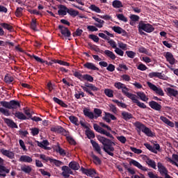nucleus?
<instances>
[{
    "mask_svg": "<svg viewBox=\"0 0 178 178\" xmlns=\"http://www.w3.org/2000/svg\"><path fill=\"white\" fill-rule=\"evenodd\" d=\"M97 139L102 143L104 152H106L110 156H115V154H113V152L115 151L113 145H115V142L103 136H98Z\"/></svg>",
    "mask_w": 178,
    "mask_h": 178,
    "instance_id": "nucleus-1",
    "label": "nucleus"
},
{
    "mask_svg": "<svg viewBox=\"0 0 178 178\" xmlns=\"http://www.w3.org/2000/svg\"><path fill=\"white\" fill-rule=\"evenodd\" d=\"M0 104L1 106L7 109H17V108H20V103L16 100H11L10 102L1 101Z\"/></svg>",
    "mask_w": 178,
    "mask_h": 178,
    "instance_id": "nucleus-2",
    "label": "nucleus"
},
{
    "mask_svg": "<svg viewBox=\"0 0 178 178\" xmlns=\"http://www.w3.org/2000/svg\"><path fill=\"white\" fill-rule=\"evenodd\" d=\"M135 126L140 131H142L144 133L147 137H154V133L149 128L145 127L144 124L140 122H136L135 123Z\"/></svg>",
    "mask_w": 178,
    "mask_h": 178,
    "instance_id": "nucleus-3",
    "label": "nucleus"
},
{
    "mask_svg": "<svg viewBox=\"0 0 178 178\" xmlns=\"http://www.w3.org/2000/svg\"><path fill=\"white\" fill-rule=\"evenodd\" d=\"M81 88L91 97H95V95H94L92 91L95 92L99 90V88H97V86H94L92 83H85V86H81Z\"/></svg>",
    "mask_w": 178,
    "mask_h": 178,
    "instance_id": "nucleus-4",
    "label": "nucleus"
},
{
    "mask_svg": "<svg viewBox=\"0 0 178 178\" xmlns=\"http://www.w3.org/2000/svg\"><path fill=\"white\" fill-rule=\"evenodd\" d=\"M138 26L140 29H142L145 33H152V31L155 30V28H154L151 24H145L143 21H140Z\"/></svg>",
    "mask_w": 178,
    "mask_h": 178,
    "instance_id": "nucleus-5",
    "label": "nucleus"
},
{
    "mask_svg": "<svg viewBox=\"0 0 178 178\" xmlns=\"http://www.w3.org/2000/svg\"><path fill=\"white\" fill-rule=\"evenodd\" d=\"M40 159H42V161H45V162H49L50 163H54L56 166H60L63 163L60 161L51 159L49 156H46L45 154H40Z\"/></svg>",
    "mask_w": 178,
    "mask_h": 178,
    "instance_id": "nucleus-6",
    "label": "nucleus"
},
{
    "mask_svg": "<svg viewBox=\"0 0 178 178\" xmlns=\"http://www.w3.org/2000/svg\"><path fill=\"white\" fill-rule=\"evenodd\" d=\"M148 87L150 88V90H152V91H154V92L157 95H160V97H163L165 95V93L163 92V90L161 88H158L155 84L151 83V82H147V83Z\"/></svg>",
    "mask_w": 178,
    "mask_h": 178,
    "instance_id": "nucleus-7",
    "label": "nucleus"
},
{
    "mask_svg": "<svg viewBox=\"0 0 178 178\" xmlns=\"http://www.w3.org/2000/svg\"><path fill=\"white\" fill-rule=\"evenodd\" d=\"M3 163H5V160L0 157V177H6V174L10 172L9 169L3 165Z\"/></svg>",
    "mask_w": 178,
    "mask_h": 178,
    "instance_id": "nucleus-8",
    "label": "nucleus"
},
{
    "mask_svg": "<svg viewBox=\"0 0 178 178\" xmlns=\"http://www.w3.org/2000/svg\"><path fill=\"white\" fill-rule=\"evenodd\" d=\"M61 170L63 171L61 175L65 178L70 177V175H74L72 170V168L67 165H63L61 168Z\"/></svg>",
    "mask_w": 178,
    "mask_h": 178,
    "instance_id": "nucleus-9",
    "label": "nucleus"
},
{
    "mask_svg": "<svg viewBox=\"0 0 178 178\" xmlns=\"http://www.w3.org/2000/svg\"><path fill=\"white\" fill-rule=\"evenodd\" d=\"M58 29L60 30L62 35L65 38H69L72 35V33L68 28L65 27L63 25H59Z\"/></svg>",
    "mask_w": 178,
    "mask_h": 178,
    "instance_id": "nucleus-10",
    "label": "nucleus"
},
{
    "mask_svg": "<svg viewBox=\"0 0 178 178\" xmlns=\"http://www.w3.org/2000/svg\"><path fill=\"white\" fill-rule=\"evenodd\" d=\"M149 106L150 108H152V109H154V111H157V112H161L162 111V105L154 100L149 102Z\"/></svg>",
    "mask_w": 178,
    "mask_h": 178,
    "instance_id": "nucleus-11",
    "label": "nucleus"
},
{
    "mask_svg": "<svg viewBox=\"0 0 178 178\" xmlns=\"http://www.w3.org/2000/svg\"><path fill=\"white\" fill-rule=\"evenodd\" d=\"M0 152L4 156H7V158H9V159H15V153L10 150L1 149Z\"/></svg>",
    "mask_w": 178,
    "mask_h": 178,
    "instance_id": "nucleus-12",
    "label": "nucleus"
},
{
    "mask_svg": "<svg viewBox=\"0 0 178 178\" xmlns=\"http://www.w3.org/2000/svg\"><path fill=\"white\" fill-rule=\"evenodd\" d=\"M157 168H158L159 172L160 175H161V176H165V175H168V168L166 167H165L163 165V164H162V163H158Z\"/></svg>",
    "mask_w": 178,
    "mask_h": 178,
    "instance_id": "nucleus-13",
    "label": "nucleus"
},
{
    "mask_svg": "<svg viewBox=\"0 0 178 178\" xmlns=\"http://www.w3.org/2000/svg\"><path fill=\"white\" fill-rule=\"evenodd\" d=\"M130 165H134V166H136V168H138V169H140V170H143V172H147L148 168H145V166H143L138 161L136 160H131L129 162Z\"/></svg>",
    "mask_w": 178,
    "mask_h": 178,
    "instance_id": "nucleus-14",
    "label": "nucleus"
},
{
    "mask_svg": "<svg viewBox=\"0 0 178 178\" xmlns=\"http://www.w3.org/2000/svg\"><path fill=\"white\" fill-rule=\"evenodd\" d=\"M165 58L170 65H175L176 59L173 56V54L169 51H167L165 55Z\"/></svg>",
    "mask_w": 178,
    "mask_h": 178,
    "instance_id": "nucleus-15",
    "label": "nucleus"
},
{
    "mask_svg": "<svg viewBox=\"0 0 178 178\" xmlns=\"http://www.w3.org/2000/svg\"><path fill=\"white\" fill-rule=\"evenodd\" d=\"M3 120L4 121V123L7 124L8 127H11V129H17V124L13 120L6 118H3Z\"/></svg>",
    "mask_w": 178,
    "mask_h": 178,
    "instance_id": "nucleus-16",
    "label": "nucleus"
},
{
    "mask_svg": "<svg viewBox=\"0 0 178 178\" xmlns=\"http://www.w3.org/2000/svg\"><path fill=\"white\" fill-rule=\"evenodd\" d=\"M122 92L124 94L127 98L131 99V101L136 97V95L129 92V88L126 87V86L122 89Z\"/></svg>",
    "mask_w": 178,
    "mask_h": 178,
    "instance_id": "nucleus-17",
    "label": "nucleus"
},
{
    "mask_svg": "<svg viewBox=\"0 0 178 178\" xmlns=\"http://www.w3.org/2000/svg\"><path fill=\"white\" fill-rule=\"evenodd\" d=\"M83 67H85V69H88V70L99 71V68L95 66L94 63L90 62H87L83 64Z\"/></svg>",
    "mask_w": 178,
    "mask_h": 178,
    "instance_id": "nucleus-18",
    "label": "nucleus"
},
{
    "mask_svg": "<svg viewBox=\"0 0 178 178\" xmlns=\"http://www.w3.org/2000/svg\"><path fill=\"white\" fill-rule=\"evenodd\" d=\"M112 30L115 33H117V34H122V35H123V36L127 35V32L120 26H113L112 28Z\"/></svg>",
    "mask_w": 178,
    "mask_h": 178,
    "instance_id": "nucleus-19",
    "label": "nucleus"
},
{
    "mask_svg": "<svg viewBox=\"0 0 178 178\" xmlns=\"http://www.w3.org/2000/svg\"><path fill=\"white\" fill-rule=\"evenodd\" d=\"M121 118L126 122H128V120H130V119H133V114L127 111H122L121 113Z\"/></svg>",
    "mask_w": 178,
    "mask_h": 178,
    "instance_id": "nucleus-20",
    "label": "nucleus"
},
{
    "mask_svg": "<svg viewBox=\"0 0 178 178\" xmlns=\"http://www.w3.org/2000/svg\"><path fill=\"white\" fill-rule=\"evenodd\" d=\"M19 162H24L25 163H31L33 158L27 155H22L19 159Z\"/></svg>",
    "mask_w": 178,
    "mask_h": 178,
    "instance_id": "nucleus-21",
    "label": "nucleus"
},
{
    "mask_svg": "<svg viewBox=\"0 0 178 178\" xmlns=\"http://www.w3.org/2000/svg\"><path fill=\"white\" fill-rule=\"evenodd\" d=\"M90 143L94 148L95 151L99 154V155H102V152H101V147L99 145L95 142L94 140H90Z\"/></svg>",
    "mask_w": 178,
    "mask_h": 178,
    "instance_id": "nucleus-22",
    "label": "nucleus"
},
{
    "mask_svg": "<svg viewBox=\"0 0 178 178\" xmlns=\"http://www.w3.org/2000/svg\"><path fill=\"white\" fill-rule=\"evenodd\" d=\"M32 58H34L36 62H39L40 63H45L46 65H48V66H52L53 63L52 61L48 62L47 60H44L42 58L35 56L33 55Z\"/></svg>",
    "mask_w": 178,
    "mask_h": 178,
    "instance_id": "nucleus-23",
    "label": "nucleus"
},
{
    "mask_svg": "<svg viewBox=\"0 0 178 178\" xmlns=\"http://www.w3.org/2000/svg\"><path fill=\"white\" fill-rule=\"evenodd\" d=\"M145 162L147 163L148 166L150 168H152L153 169H156V163H155V161L149 159L148 156H145Z\"/></svg>",
    "mask_w": 178,
    "mask_h": 178,
    "instance_id": "nucleus-24",
    "label": "nucleus"
},
{
    "mask_svg": "<svg viewBox=\"0 0 178 178\" xmlns=\"http://www.w3.org/2000/svg\"><path fill=\"white\" fill-rule=\"evenodd\" d=\"M168 95L170 97H177L178 91L172 88H166Z\"/></svg>",
    "mask_w": 178,
    "mask_h": 178,
    "instance_id": "nucleus-25",
    "label": "nucleus"
},
{
    "mask_svg": "<svg viewBox=\"0 0 178 178\" xmlns=\"http://www.w3.org/2000/svg\"><path fill=\"white\" fill-rule=\"evenodd\" d=\"M132 102H134V104H136V105L139 106V108H142V109H147V105L138 101V99H137L136 95L134 97Z\"/></svg>",
    "mask_w": 178,
    "mask_h": 178,
    "instance_id": "nucleus-26",
    "label": "nucleus"
},
{
    "mask_svg": "<svg viewBox=\"0 0 178 178\" xmlns=\"http://www.w3.org/2000/svg\"><path fill=\"white\" fill-rule=\"evenodd\" d=\"M83 115L89 119H94V113L91 112L90 108H85L83 109Z\"/></svg>",
    "mask_w": 178,
    "mask_h": 178,
    "instance_id": "nucleus-27",
    "label": "nucleus"
},
{
    "mask_svg": "<svg viewBox=\"0 0 178 178\" xmlns=\"http://www.w3.org/2000/svg\"><path fill=\"white\" fill-rule=\"evenodd\" d=\"M21 170L22 172H24V173H26V175H30L33 168L30 165H24L21 166Z\"/></svg>",
    "mask_w": 178,
    "mask_h": 178,
    "instance_id": "nucleus-28",
    "label": "nucleus"
},
{
    "mask_svg": "<svg viewBox=\"0 0 178 178\" xmlns=\"http://www.w3.org/2000/svg\"><path fill=\"white\" fill-rule=\"evenodd\" d=\"M15 116V118H17L19 120H27V117L22 112L17 111L15 113H13Z\"/></svg>",
    "mask_w": 178,
    "mask_h": 178,
    "instance_id": "nucleus-29",
    "label": "nucleus"
},
{
    "mask_svg": "<svg viewBox=\"0 0 178 178\" xmlns=\"http://www.w3.org/2000/svg\"><path fill=\"white\" fill-rule=\"evenodd\" d=\"M160 120L165 123V124H168V126H170V127H175V123H173L172 121H170L169 119H168L166 117L161 116Z\"/></svg>",
    "mask_w": 178,
    "mask_h": 178,
    "instance_id": "nucleus-30",
    "label": "nucleus"
},
{
    "mask_svg": "<svg viewBox=\"0 0 178 178\" xmlns=\"http://www.w3.org/2000/svg\"><path fill=\"white\" fill-rule=\"evenodd\" d=\"M69 168L72 169V170H79V169H80V164H79V163L76 161H71L69 163Z\"/></svg>",
    "mask_w": 178,
    "mask_h": 178,
    "instance_id": "nucleus-31",
    "label": "nucleus"
},
{
    "mask_svg": "<svg viewBox=\"0 0 178 178\" xmlns=\"http://www.w3.org/2000/svg\"><path fill=\"white\" fill-rule=\"evenodd\" d=\"M148 76L150 79H154V77H156L157 79H163V75H162L161 72H150L148 74Z\"/></svg>",
    "mask_w": 178,
    "mask_h": 178,
    "instance_id": "nucleus-32",
    "label": "nucleus"
},
{
    "mask_svg": "<svg viewBox=\"0 0 178 178\" xmlns=\"http://www.w3.org/2000/svg\"><path fill=\"white\" fill-rule=\"evenodd\" d=\"M104 54L106 55V56L110 58L111 60H115V59H116V55H115L113 51H111V50H105Z\"/></svg>",
    "mask_w": 178,
    "mask_h": 178,
    "instance_id": "nucleus-33",
    "label": "nucleus"
},
{
    "mask_svg": "<svg viewBox=\"0 0 178 178\" xmlns=\"http://www.w3.org/2000/svg\"><path fill=\"white\" fill-rule=\"evenodd\" d=\"M136 95H138L141 101H143L144 102H147V101L149 99V98H148L147 95H145V93H144V92H136Z\"/></svg>",
    "mask_w": 178,
    "mask_h": 178,
    "instance_id": "nucleus-34",
    "label": "nucleus"
},
{
    "mask_svg": "<svg viewBox=\"0 0 178 178\" xmlns=\"http://www.w3.org/2000/svg\"><path fill=\"white\" fill-rule=\"evenodd\" d=\"M138 52L140 54H145V55H147L148 56H151V52H149V50L145 49V47H144L143 46H140L138 47Z\"/></svg>",
    "mask_w": 178,
    "mask_h": 178,
    "instance_id": "nucleus-35",
    "label": "nucleus"
},
{
    "mask_svg": "<svg viewBox=\"0 0 178 178\" xmlns=\"http://www.w3.org/2000/svg\"><path fill=\"white\" fill-rule=\"evenodd\" d=\"M53 101L56 102V104H58L60 105V106H62L63 108H67V104H66L63 101L60 100V99H58V97H54Z\"/></svg>",
    "mask_w": 178,
    "mask_h": 178,
    "instance_id": "nucleus-36",
    "label": "nucleus"
},
{
    "mask_svg": "<svg viewBox=\"0 0 178 178\" xmlns=\"http://www.w3.org/2000/svg\"><path fill=\"white\" fill-rule=\"evenodd\" d=\"M56 152L60 154L61 156H66V151L60 147V145L56 146Z\"/></svg>",
    "mask_w": 178,
    "mask_h": 178,
    "instance_id": "nucleus-37",
    "label": "nucleus"
},
{
    "mask_svg": "<svg viewBox=\"0 0 178 178\" xmlns=\"http://www.w3.org/2000/svg\"><path fill=\"white\" fill-rule=\"evenodd\" d=\"M88 45L90 48V49H92V51H95V52H99V54H104V51L101 50L98 46L95 44H92L91 43H88Z\"/></svg>",
    "mask_w": 178,
    "mask_h": 178,
    "instance_id": "nucleus-38",
    "label": "nucleus"
},
{
    "mask_svg": "<svg viewBox=\"0 0 178 178\" xmlns=\"http://www.w3.org/2000/svg\"><path fill=\"white\" fill-rule=\"evenodd\" d=\"M113 7L115 9L123 8V3L119 0H114L112 3Z\"/></svg>",
    "mask_w": 178,
    "mask_h": 178,
    "instance_id": "nucleus-39",
    "label": "nucleus"
},
{
    "mask_svg": "<svg viewBox=\"0 0 178 178\" xmlns=\"http://www.w3.org/2000/svg\"><path fill=\"white\" fill-rule=\"evenodd\" d=\"M0 26L8 31H13V26L8 23H1Z\"/></svg>",
    "mask_w": 178,
    "mask_h": 178,
    "instance_id": "nucleus-40",
    "label": "nucleus"
},
{
    "mask_svg": "<svg viewBox=\"0 0 178 178\" xmlns=\"http://www.w3.org/2000/svg\"><path fill=\"white\" fill-rule=\"evenodd\" d=\"M67 13L70 16H72V17H76V16H79V13L78 10H74L73 8H68Z\"/></svg>",
    "mask_w": 178,
    "mask_h": 178,
    "instance_id": "nucleus-41",
    "label": "nucleus"
},
{
    "mask_svg": "<svg viewBox=\"0 0 178 178\" xmlns=\"http://www.w3.org/2000/svg\"><path fill=\"white\" fill-rule=\"evenodd\" d=\"M69 120L75 126H79V118L74 115H70Z\"/></svg>",
    "mask_w": 178,
    "mask_h": 178,
    "instance_id": "nucleus-42",
    "label": "nucleus"
},
{
    "mask_svg": "<svg viewBox=\"0 0 178 178\" xmlns=\"http://www.w3.org/2000/svg\"><path fill=\"white\" fill-rule=\"evenodd\" d=\"M51 131H54V133H58L59 134H60V133L63 131V127L60 126L52 127L51 128Z\"/></svg>",
    "mask_w": 178,
    "mask_h": 178,
    "instance_id": "nucleus-43",
    "label": "nucleus"
},
{
    "mask_svg": "<svg viewBox=\"0 0 178 178\" xmlns=\"http://www.w3.org/2000/svg\"><path fill=\"white\" fill-rule=\"evenodd\" d=\"M15 15L16 17H22V16H23V8L22 7L17 8L15 12Z\"/></svg>",
    "mask_w": 178,
    "mask_h": 178,
    "instance_id": "nucleus-44",
    "label": "nucleus"
},
{
    "mask_svg": "<svg viewBox=\"0 0 178 178\" xmlns=\"http://www.w3.org/2000/svg\"><path fill=\"white\" fill-rule=\"evenodd\" d=\"M86 136L88 138H95V134H94V131H91V129H88L86 131Z\"/></svg>",
    "mask_w": 178,
    "mask_h": 178,
    "instance_id": "nucleus-45",
    "label": "nucleus"
},
{
    "mask_svg": "<svg viewBox=\"0 0 178 178\" xmlns=\"http://www.w3.org/2000/svg\"><path fill=\"white\" fill-rule=\"evenodd\" d=\"M82 80H86V81H89V83H92V81H94V77L88 74H83V78Z\"/></svg>",
    "mask_w": 178,
    "mask_h": 178,
    "instance_id": "nucleus-46",
    "label": "nucleus"
},
{
    "mask_svg": "<svg viewBox=\"0 0 178 178\" xmlns=\"http://www.w3.org/2000/svg\"><path fill=\"white\" fill-rule=\"evenodd\" d=\"M144 145L147 147V149H149V151H151V152H153L154 154H158V151L155 150V147H152V145L150 144L144 143Z\"/></svg>",
    "mask_w": 178,
    "mask_h": 178,
    "instance_id": "nucleus-47",
    "label": "nucleus"
},
{
    "mask_svg": "<svg viewBox=\"0 0 178 178\" xmlns=\"http://www.w3.org/2000/svg\"><path fill=\"white\" fill-rule=\"evenodd\" d=\"M89 9H90L93 12H96V13H101V8L95 6V4L90 5Z\"/></svg>",
    "mask_w": 178,
    "mask_h": 178,
    "instance_id": "nucleus-48",
    "label": "nucleus"
},
{
    "mask_svg": "<svg viewBox=\"0 0 178 178\" xmlns=\"http://www.w3.org/2000/svg\"><path fill=\"white\" fill-rule=\"evenodd\" d=\"M4 81L7 84H10L13 81V77L7 74L4 77Z\"/></svg>",
    "mask_w": 178,
    "mask_h": 178,
    "instance_id": "nucleus-49",
    "label": "nucleus"
},
{
    "mask_svg": "<svg viewBox=\"0 0 178 178\" xmlns=\"http://www.w3.org/2000/svg\"><path fill=\"white\" fill-rule=\"evenodd\" d=\"M92 158L93 162H94V163H95V165H101V163H102V161H101V159H99L98 156H95V154H92Z\"/></svg>",
    "mask_w": 178,
    "mask_h": 178,
    "instance_id": "nucleus-50",
    "label": "nucleus"
},
{
    "mask_svg": "<svg viewBox=\"0 0 178 178\" xmlns=\"http://www.w3.org/2000/svg\"><path fill=\"white\" fill-rule=\"evenodd\" d=\"M30 27L34 31H37V20L32 19Z\"/></svg>",
    "mask_w": 178,
    "mask_h": 178,
    "instance_id": "nucleus-51",
    "label": "nucleus"
},
{
    "mask_svg": "<svg viewBox=\"0 0 178 178\" xmlns=\"http://www.w3.org/2000/svg\"><path fill=\"white\" fill-rule=\"evenodd\" d=\"M104 94L109 98H113V90L111 89H105L104 90Z\"/></svg>",
    "mask_w": 178,
    "mask_h": 178,
    "instance_id": "nucleus-52",
    "label": "nucleus"
},
{
    "mask_svg": "<svg viewBox=\"0 0 178 178\" xmlns=\"http://www.w3.org/2000/svg\"><path fill=\"white\" fill-rule=\"evenodd\" d=\"M114 86L115 88H118V90H123L126 86V85L124 83H122V82H116Z\"/></svg>",
    "mask_w": 178,
    "mask_h": 178,
    "instance_id": "nucleus-53",
    "label": "nucleus"
},
{
    "mask_svg": "<svg viewBox=\"0 0 178 178\" xmlns=\"http://www.w3.org/2000/svg\"><path fill=\"white\" fill-rule=\"evenodd\" d=\"M81 34H83V30L80 29H77L76 31L72 33L73 37H81Z\"/></svg>",
    "mask_w": 178,
    "mask_h": 178,
    "instance_id": "nucleus-54",
    "label": "nucleus"
},
{
    "mask_svg": "<svg viewBox=\"0 0 178 178\" xmlns=\"http://www.w3.org/2000/svg\"><path fill=\"white\" fill-rule=\"evenodd\" d=\"M125 54L128 56V58H130L131 59H134L136 56V52L133 51H127Z\"/></svg>",
    "mask_w": 178,
    "mask_h": 178,
    "instance_id": "nucleus-55",
    "label": "nucleus"
},
{
    "mask_svg": "<svg viewBox=\"0 0 178 178\" xmlns=\"http://www.w3.org/2000/svg\"><path fill=\"white\" fill-rule=\"evenodd\" d=\"M117 18L121 22H124V23H127V17H126L123 14L117 15Z\"/></svg>",
    "mask_w": 178,
    "mask_h": 178,
    "instance_id": "nucleus-56",
    "label": "nucleus"
},
{
    "mask_svg": "<svg viewBox=\"0 0 178 178\" xmlns=\"http://www.w3.org/2000/svg\"><path fill=\"white\" fill-rule=\"evenodd\" d=\"M93 127L95 131H97V133H100V134H102V131H104V129L99 127V125H98L97 124H94Z\"/></svg>",
    "mask_w": 178,
    "mask_h": 178,
    "instance_id": "nucleus-57",
    "label": "nucleus"
},
{
    "mask_svg": "<svg viewBox=\"0 0 178 178\" xmlns=\"http://www.w3.org/2000/svg\"><path fill=\"white\" fill-rule=\"evenodd\" d=\"M88 38L90 40H92V41H94V42H99V38H98V36H97L96 35L90 34V35H89Z\"/></svg>",
    "mask_w": 178,
    "mask_h": 178,
    "instance_id": "nucleus-58",
    "label": "nucleus"
},
{
    "mask_svg": "<svg viewBox=\"0 0 178 178\" xmlns=\"http://www.w3.org/2000/svg\"><path fill=\"white\" fill-rule=\"evenodd\" d=\"M94 113L95 114V118H99L102 115V110L99 108H94Z\"/></svg>",
    "mask_w": 178,
    "mask_h": 178,
    "instance_id": "nucleus-59",
    "label": "nucleus"
},
{
    "mask_svg": "<svg viewBox=\"0 0 178 178\" xmlns=\"http://www.w3.org/2000/svg\"><path fill=\"white\" fill-rule=\"evenodd\" d=\"M74 77H76L77 79L81 80V81H83V79L84 77V75L81 74L80 72H74Z\"/></svg>",
    "mask_w": 178,
    "mask_h": 178,
    "instance_id": "nucleus-60",
    "label": "nucleus"
},
{
    "mask_svg": "<svg viewBox=\"0 0 178 178\" xmlns=\"http://www.w3.org/2000/svg\"><path fill=\"white\" fill-rule=\"evenodd\" d=\"M130 149L131 151H132V152H134V154H143V150H141V149H137L136 147H130Z\"/></svg>",
    "mask_w": 178,
    "mask_h": 178,
    "instance_id": "nucleus-61",
    "label": "nucleus"
},
{
    "mask_svg": "<svg viewBox=\"0 0 178 178\" xmlns=\"http://www.w3.org/2000/svg\"><path fill=\"white\" fill-rule=\"evenodd\" d=\"M117 140H118L120 143H122V144H126V141H127V139L126 138V137L123 136H118Z\"/></svg>",
    "mask_w": 178,
    "mask_h": 178,
    "instance_id": "nucleus-62",
    "label": "nucleus"
},
{
    "mask_svg": "<svg viewBox=\"0 0 178 178\" xmlns=\"http://www.w3.org/2000/svg\"><path fill=\"white\" fill-rule=\"evenodd\" d=\"M0 112L3 113L5 116H10V113H9V110L5 109L3 108H0Z\"/></svg>",
    "mask_w": 178,
    "mask_h": 178,
    "instance_id": "nucleus-63",
    "label": "nucleus"
},
{
    "mask_svg": "<svg viewBox=\"0 0 178 178\" xmlns=\"http://www.w3.org/2000/svg\"><path fill=\"white\" fill-rule=\"evenodd\" d=\"M130 19L133 22H138V20H140V16L136 15H131L130 16Z\"/></svg>",
    "mask_w": 178,
    "mask_h": 178,
    "instance_id": "nucleus-64",
    "label": "nucleus"
}]
</instances>
